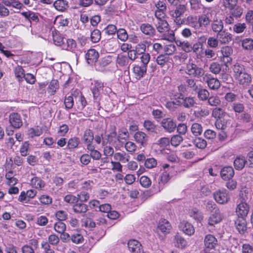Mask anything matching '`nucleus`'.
<instances>
[{"label": "nucleus", "instance_id": "nucleus-1", "mask_svg": "<svg viewBox=\"0 0 253 253\" xmlns=\"http://www.w3.org/2000/svg\"><path fill=\"white\" fill-rule=\"evenodd\" d=\"M233 70L234 76L240 84L246 87L251 84L252 82V77L245 72L243 64H234Z\"/></svg>", "mask_w": 253, "mask_h": 253}, {"label": "nucleus", "instance_id": "nucleus-2", "mask_svg": "<svg viewBox=\"0 0 253 253\" xmlns=\"http://www.w3.org/2000/svg\"><path fill=\"white\" fill-rule=\"evenodd\" d=\"M155 25L158 32L162 34V39L169 42L175 40V35L173 31L170 30L169 25L166 20L157 21Z\"/></svg>", "mask_w": 253, "mask_h": 253}, {"label": "nucleus", "instance_id": "nucleus-3", "mask_svg": "<svg viewBox=\"0 0 253 253\" xmlns=\"http://www.w3.org/2000/svg\"><path fill=\"white\" fill-rule=\"evenodd\" d=\"M224 216L219 209H216L208 219L207 229L210 232L214 233L216 231L215 225L220 223Z\"/></svg>", "mask_w": 253, "mask_h": 253}, {"label": "nucleus", "instance_id": "nucleus-4", "mask_svg": "<svg viewBox=\"0 0 253 253\" xmlns=\"http://www.w3.org/2000/svg\"><path fill=\"white\" fill-rule=\"evenodd\" d=\"M184 95L181 92H175L170 96L171 101H168L166 107L170 111H175L178 107L183 103Z\"/></svg>", "mask_w": 253, "mask_h": 253}, {"label": "nucleus", "instance_id": "nucleus-5", "mask_svg": "<svg viewBox=\"0 0 253 253\" xmlns=\"http://www.w3.org/2000/svg\"><path fill=\"white\" fill-rule=\"evenodd\" d=\"M213 197L216 202L219 204H226L230 200V195L225 189L219 190L213 194Z\"/></svg>", "mask_w": 253, "mask_h": 253}, {"label": "nucleus", "instance_id": "nucleus-6", "mask_svg": "<svg viewBox=\"0 0 253 253\" xmlns=\"http://www.w3.org/2000/svg\"><path fill=\"white\" fill-rule=\"evenodd\" d=\"M186 11V6L184 4H180L176 7L175 9L170 11V15L173 18H175L174 21L178 25L182 24L184 20L180 18Z\"/></svg>", "mask_w": 253, "mask_h": 253}, {"label": "nucleus", "instance_id": "nucleus-7", "mask_svg": "<svg viewBox=\"0 0 253 253\" xmlns=\"http://www.w3.org/2000/svg\"><path fill=\"white\" fill-rule=\"evenodd\" d=\"M217 245L216 238L211 234L207 235L204 238L205 250L206 252L214 249Z\"/></svg>", "mask_w": 253, "mask_h": 253}, {"label": "nucleus", "instance_id": "nucleus-8", "mask_svg": "<svg viewBox=\"0 0 253 253\" xmlns=\"http://www.w3.org/2000/svg\"><path fill=\"white\" fill-rule=\"evenodd\" d=\"M250 206L247 203H237L236 213L239 217H245L248 214Z\"/></svg>", "mask_w": 253, "mask_h": 253}, {"label": "nucleus", "instance_id": "nucleus-9", "mask_svg": "<svg viewBox=\"0 0 253 253\" xmlns=\"http://www.w3.org/2000/svg\"><path fill=\"white\" fill-rule=\"evenodd\" d=\"M203 80L208 84L209 87L212 90L217 89L220 86L218 80L212 78L211 75H205L203 78Z\"/></svg>", "mask_w": 253, "mask_h": 253}, {"label": "nucleus", "instance_id": "nucleus-10", "mask_svg": "<svg viewBox=\"0 0 253 253\" xmlns=\"http://www.w3.org/2000/svg\"><path fill=\"white\" fill-rule=\"evenodd\" d=\"M216 38L220 43L225 44L232 41V35L227 30L224 29L217 34Z\"/></svg>", "mask_w": 253, "mask_h": 253}, {"label": "nucleus", "instance_id": "nucleus-11", "mask_svg": "<svg viewBox=\"0 0 253 253\" xmlns=\"http://www.w3.org/2000/svg\"><path fill=\"white\" fill-rule=\"evenodd\" d=\"M91 183L90 181H85L82 184V191L80 193V201L84 202L89 199L88 191L91 189Z\"/></svg>", "mask_w": 253, "mask_h": 253}, {"label": "nucleus", "instance_id": "nucleus-12", "mask_svg": "<svg viewBox=\"0 0 253 253\" xmlns=\"http://www.w3.org/2000/svg\"><path fill=\"white\" fill-rule=\"evenodd\" d=\"M161 124L165 130L169 133L173 132L176 127L175 122L170 118L163 119Z\"/></svg>", "mask_w": 253, "mask_h": 253}, {"label": "nucleus", "instance_id": "nucleus-13", "mask_svg": "<svg viewBox=\"0 0 253 253\" xmlns=\"http://www.w3.org/2000/svg\"><path fill=\"white\" fill-rule=\"evenodd\" d=\"M187 73L195 77H201L204 74V71L202 68L198 67L197 64H187Z\"/></svg>", "mask_w": 253, "mask_h": 253}, {"label": "nucleus", "instance_id": "nucleus-14", "mask_svg": "<svg viewBox=\"0 0 253 253\" xmlns=\"http://www.w3.org/2000/svg\"><path fill=\"white\" fill-rule=\"evenodd\" d=\"M9 121L12 127L15 128H19L23 125L21 117L17 113L10 114Z\"/></svg>", "mask_w": 253, "mask_h": 253}, {"label": "nucleus", "instance_id": "nucleus-15", "mask_svg": "<svg viewBox=\"0 0 253 253\" xmlns=\"http://www.w3.org/2000/svg\"><path fill=\"white\" fill-rule=\"evenodd\" d=\"M222 56L221 57V61L224 63H229L232 61L230 56L232 54L233 49L231 46H225L221 49Z\"/></svg>", "mask_w": 253, "mask_h": 253}, {"label": "nucleus", "instance_id": "nucleus-16", "mask_svg": "<svg viewBox=\"0 0 253 253\" xmlns=\"http://www.w3.org/2000/svg\"><path fill=\"white\" fill-rule=\"evenodd\" d=\"M179 228L183 233L188 236H191L195 232L193 226L186 221L181 222L179 225Z\"/></svg>", "mask_w": 253, "mask_h": 253}, {"label": "nucleus", "instance_id": "nucleus-17", "mask_svg": "<svg viewBox=\"0 0 253 253\" xmlns=\"http://www.w3.org/2000/svg\"><path fill=\"white\" fill-rule=\"evenodd\" d=\"M234 175V170L232 167L226 166L223 168L220 171V175L224 180H229Z\"/></svg>", "mask_w": 253, "mask_h": 253}, {"label": "nucleus", "instance_id": "nucleus-18", "mask_svg": "<svg viewBox=\"0 0 253 253\" xmlns=\"http://www.w3.org/2000/svg\"><path fill=\"white\" fill-rule=\"evenodd\" d=\"M128 248L132 253H140L142 250L141 244L135 240H130L127 243Z\"/></svg>", "mask_w": 253, "mask_h": 253}, {"label": "nucleus", "instance_id": "nucleus-19", "mask_svg": "<svg viewBox=\"0 0 253 253\" xmlns=\"http://www.w3.org/2000/svg\"><path fill=\"white\" fill-rule=\"evenodd\" d=\"M98 57V52L94 49H89L85 55V58L87 63L96 62Z\"/></svg>", "mask_w": 253, "mask_h": 253}, {"label": "nucleus", "instance_id": "nucleus-20", "mask_svg": "<svg viewBox=\"0 0 253 253\" xmlns=\"http://www.w3.org/2000/svg\"><path fill=\"white\" fill-rule=\"evenodd\" d=\"M134 138L135 141L142 146L146 145L148 137L146 134L142 131H137L134 135Z\"/></svg>", "mask_w": 253, "mask_h": 253}, {"label": "nucleus", "instance_id": "nucleus-21", "mask_svg": "<svg viewBox=\"0 0 253 253\" xmlns=\"http://www.w3.org/2000/svg\"><path fill=\"white\" fill-rule=\"evenodd\" d=\"M141 31L145 35L150 37L154 36L155 35V29L148 23H143L140 26Z\"/></svg>", "mask_w": 253, "mask_h": 253}, {"label": "nucleus", "instance_id": "nucleus-22", "mask_svg": "<svg viewBox=\"0 0 253 253\" xmlns=\"http://www.w3.org/2000/svg\"><path fill=\"white\" fill-rule=\"evenodd\" d=\"M171 226L170 223L165 219H161L158 226V229L162 232L168 233L171 230Z\"/></svg>", "mask_w": 253, "mask_h": 253}, {"label": "nucleus", "instance_id": "nucleus-23", "mask_svg": "<svg viewBox=\"0 0 253 253\" xmlns=\"http://www.w3.org/2000/svg\"><path fill=\"white\" fill-rule=\"evenodd\" d=\"M247 163V161L246 160L245 157L242 155H239L236 157L234 161V166L236 170L242 169L245 164Z\"/></svg>", "mask_w": 253, "mask_h": 253}, {"label": "nucleus", "instance_id": "nucleus-24", "mask_svg": "<svg viewBox=\"0 0 253 253\" xmlns=\"http://www.w3.org/2000/svg\"><path fill=\"white\" fill-rule=\"evenodd\" d=\"M236 228L241 234H243L247 230L246 221L244 217H239L235 223Z\"/></svg>", "mask_w": 253, "mask_h": 253}, {"label": "nucleus", "instance_id": "nucleus-25", "mask_svg": "<svg viewBox=\"0 0 253 253\" xmlns=\"http://www.w3.org/2000/svg\"><path fill=\"white\" fill-rule=\"evenodd\" d=\"M229 13L235 17L236 19L239 18L243 13L244 9L240 5L237 3L231 9H229Z\"/></svg>", "mask_w": 253, "mask_h": 253}, {"label": "nucleus", "instance_id": "nucleus-26", "mask_svg": "<svg viewBox=\"0 0 253 253\" xmlns=\"http://www.w3.org/2000/svg\"><path fill=\"white\" fill-rule=\"evenodd\" d=\"M146 64H135L133 67V73L140 78L142 77L143 76L146 72Z\"/></svg>", "mask_w": 253, "mask_h": 253}, {"label": "nucleus", "instance_id": "nucleus-27", "mask_svg": "<svg viewBox=\"0 0 253 253\" xmlns=\"http://www.w3.org/2000/svg\"><path fill=\"white\" fill-rule=\"evenodd\" d=\"M222 69L223 73L229 70L227 64H211L210 67V71L215 74L219 73Z\"/></svg>", "mask_w": 253, "mask_h": 253}, {"label": "nucleus", "instance_id": "nucleus-28", "mask_svg": "<svg viewBox=\"0 0 253 253\" xmlns=\"http://www.w3.org/2000/svg\"><path fill=\"white\" fill-rule=\"evenodd\" d=\"M223 22L220 19H214L211 24V30L213 32L217 33V34L223 30Z\"/></svg>", "mask_w": 253, "mask_h": 253}, {"label": "nucleus", "instance_id": "nucleus-29", "mask_svg": "<svg viewBox=\"0 0 253 253\" xmlns=\"http://www.w3.org/2000/svg\"><path fill=\"white\" fill-rule=\"evenodd\" d=\"M114 159L122 163H126L129 161L130 156L125 152H117L114 155Z\"/></svg>", "mask_w": 253, "mask_h": 253}, {"label": "nucleus", "instance_id": "nucleus-30", "mask_svg": "<svg viewBox=\"0 0 253 253\" xmlns=\"http://www.w3.org/2000/svg\"><path fill=\"white\" fill-rule=\"evenodd\" d=\"M177 46L186 52H190L192 50V45L188 41H182L180 40L175 41Z\"/></svg>", "mask_w": 253, "mask_h": 253}, {"label": "nucleus", "instance_id": "nucleus-31", "mask_svg": "<svg viewBox=\"0 0 253 253\" xmlns=\"http://www.w3.org/2000/svg\"><path fill=\"white\" fill-rule=\"evenodd\" d=\"M191 131L194 136H198L203 132V127L201 124L195 123L192 125Z\"/></svg>", "mask_w": 253, "mask_h": 253}, {"label": "nucleus", "instance_id": "nucleus-32", "mask_svg": "<svg viewBox=\"0 0 253 253\" xmlns=\"http://www.w3.org/2000/svg\"><path fill=\"white\" fill-rule=\"evenodd\" d=\"M116 140V132L113 131L108 135L107 138H103L101 144L103 146H107L108 143L111 144Z\"/></svg>", "mask_w": 253, "mask_h": 253}, {"label": "nucleus", "instance_id": "nucleus-33", "mask_svg": "<svg viewBox=\"0 0 253 253\" xmlns=\"http://www.w3.org/2000/svg\"><path fill=\"white\" fill-rule=\"evenodd\" d=\"M187 23L190 26L193 27L195 29H199V24L198 20L196 16L190 15L187 17L186 20Z\"/></svg>", "mask_w": 253, "mask_h": 253}, {"label": "nucleus", "instance_id": "nucleus-34", "mask_svg": "<svg viewBox=\"0 0 253 253\" xmlns=\"http://www.w3.org/2000/svg\"><path fill=\"white\" fill-rule=\"evenodd\" d=\"M93 139V132L90 130H86L84 133L83 136V141L86 144L87 147L88 145L92 144V141Z\"/></svg>", "mask_w": 253, "mask_h": 253}, {"label": "nucleus", "instance_id": "nucleus-35", "mask_svg": "<svg viewBox=\"0 0 253 253\" xmlns=\"http://www.w3.org/2000/svg\"><path fill=\"white\" fill-rule=\"evenodd\" d=\"M53 5L57 10L63 11L68 7V3L65 0H57L54 2Z\"/></svg>", "mask_w": 253, "mask_h": 253}, {"label": "nucleus", "instance_id": "nucleus-36", "mask_svg": "<svg viewBox=\"0 0 253 253\" xmlns=\"http://www.w3.org/2000/svg\"><path fill=\"white\" fill-rule=\"evenodd\" d=\"M174 240L175 246L177 248L183 249L187 245L186 240L178 234L175 236Z\"/></svg>", "mask_w": 253, "mask_h": 253}, {"label": "nucleus", "instance_id": "nucleus-37", "mask_svg": "<svg viewBox=\"0 0 253 253\" xmlns=\"http://www.w3.org/2000/svg\"><path fill=\"white\" fill-rule=\"evenodd\" d=\"M198 21L200 28L201 27H206L210 24L211 20L207 15L202 14L199 16Z\"/></svg>", "mask_w": 253, "mask_h": 253}, {"label": "nucleus", "instance_id": "nucleus-38", "mask_svg": "<svg viewBox=\"0 0 253 253\" xmlns=\"http://www.w3.org/2000/svg\"><path fill=\"white\" fill-rule=\"evenodd\" d=\"M59 88L58 82L56 80H52L48 86V91L51 95L54 94Z\"/></svg>", "mask_w": 253, "mask_h": 253}, {"label": "nucleus", "instance_id": "nucleus-39", "mask_svg": "<svg viewBox=\"0 0 253 253\" xmlns=\"http://www.w3.org/2000/svg\"><path fill=\"white\" fill-rule=\"evenodd\" d=\"M87 149L91 152L90 157L93 159L99 160L101 158V153L98 151L94 150V146L92 144L88 145Z\"/></svg>", "mask_w": 253, "mask_h": 253}, {"label": "nucleus", "instance_id": "nucleus-40", "mask_svg": "<svg viewBox=\"0 0 253 253\" xmlns=\"http://www.w3.org/2000/svg\"><path fill=\"white\" fill-rule=\"evenodd\" d=\"M237 3H238V0H222V6L225 9L229 10Z\"/></svg>", "mask_w": 253, "mask_h": 253}, {"label": "nucleus", "instance_id": "nucleus-41", "mask_svg": "<svg viewBox=\"0 0 253 253\" xmlns=\"http://www.w3.org/2000/svg\"><path fill=\"white\" fill-rule=\"evenodd\" d=\"M193 143L196 147L202 149H204L207 145V141L201 137L196 138Z\"/></svg>", "mask_w": 253, "mask_h": 253}, {"label": "nucleus", "instance_id": "nucleus-42", "mask_svg": "<svg viewBox=\"0 0 253 253\" xmlns=\"http://www.w3.org/2000/svg\"><path fill=\"white\" fill-rule=\"evenodd\" d=\"M225 114V111L221 108H214L212 112V116L217 119H221Z\"/></svg>", "mask_w": 253, "mask_h": 253}, {"label": "nucleus", "instance_id": "nucleus-43", "mask_svg": "<svg viewBox=\"0 0 253 253\" xmlns=\"http://www.w3.org/2000/svg\"><path fill=\"white\" fill-rule=\"evenodd\" d=\"M196 102L194 98L192 97H183V103L182 106L187 108H190L194 106Z\"/></svg>", "mask_w": 253, "mask_h": 253}, {"label": "nucleus", "instance_id": "nucleus-44", "mask_svg": "<svg viewBox=\"0 0 253 253\" xmlns=\"http://www.w3.org/2000/svg\"><path fill=\"white\" fill-rule=\"evenodd\" d=\"M31 184L36 188H42L44 186V182L38 177H34L31 179Z\"/></svg>", "mask_w": 253, "mask_h": 253}, {"label": "nucleus", "instance_id": "nucleus-45", "mask_svg": "<svg viewBox=\"0 0 253 253\" xmlns=\"http://www.w3.org/2000/svg\"><path fill=\"white\" fill-rule=\"evenodd\" d=\"M30 150V143L28 141H25L22 143L20 148V153L21 156L25 157L28 155Z\"/></svg>", "mask_w": 253, "mask_h": 253}, {"label": "nucleus", "instance_id": "nucleus-46", "mask_svg": "<svg viewBox=\"0 0 253 253\" xmlns=\"http://www.w3.org/2000/svg\"><path fill=\"white\" fill-rule=\"evenodd\" d=\"M246 27L245 23H237L233 26V31L237 34H241L244 32Z\"/></svg>", "mask_w": 253, "mask_h": 253}, {"label": "nucleus", "instance_id": "nucleus-47", "mask_svg": "<svg viewBox=\"0 0 253 253\" xmlns=\"http://www.w3.org/2000/svg\"><path fill=\"white\" fill-rule=\"evenodd\" d=\"M42 133V130L38 126L35 128H30L28 130V135L31 137L39 136Z\"/></svg>", "mask_w": 253, "mask_h": 253}, {"label": "nucleus", "instance_id": "nucleus-48", "mask_svg": "<svg viewBox=\"0 0 253 253\" xmlns=\"http://www.w3.org/2000/svg\"><path fill=\"white\" fill-rule=\"evenodd\" d=\"M53 40L54 44L58 46H61L64 42V39L60 33H53Z\"/></svg>", "mask_w": 253, "mask_h": 253}, {"label": "nucleus", "instance_id": "nucleus-49", "mask_svg": "<svg viewBox=\"0 0 253 253\" xmlns=\"http://www.w3.org/2000/svg\"><path fill=\"white\" fill-rule=\"evenodd\" d=\"M242 44L245 49L252 50L253 49V40L250 38L245 39L243 40Z\"/></svg>", "mask_w": 253, "mask_h": 253}, {"label": "nucleus", "instance_id": "nucleus-50", "mask_svg": "<svg viewBox=\"0 0 253 253\" xmlns=\"http://www.w3.org/2000/svg\"><path fill=\"white\" fill-rule=\"evenodd\" d=\"M54 229L58 233H63L66 230V225L62 221H58L55 223Z\"/></svg>", "mask_w": 253, "mask_h": 253}, {"label": "nucleus", "instance_id": "nucleus-51", "mask_svg": "<svg viewBox=\"0 0 253 253\" xmlns=\"http://www.w3.org/2000/svg\"><path fill=\"white\" fill-rule=\"evenodd\" d=\"M89 35L90 36V39L92 42L96 43L98 42L101 38V33L98 30H94Z\"/></svg>", "mask_w": 253, "mask_h": 253}, {"label": "nucleus", "instance_id": "nucleus-52", "mask_svg": "<svg viewBox=\"0 0 253 253\" xmlns=\"http://www.w3.org/2000/svg\"><path fill=\"white\" fill-rule=\"evenodd\" d=\"M183 140V137L180 135L176 134L171 137L170 142L172 146L176 147L180 144Z\"/></svg>", "mask_w": 253, "mask_h": 253}, {"label": "nucleus", "instance_id": "nucleus-53", "mask_svg": "<svg viewBox=\"0 0 253 253\" xmlns=\"http://www.w3.org/2000/svg\"><path fill=\"white\" fill-rule=\"evenodd\" d=\"M190 3L191 9L196 12L201 9L203 7V5L201 3L200 0H191Z\"/></svg>", "mask_w": 253, "mask_h": 253}, {"label": "nucleus", "instance_id": "nucleus-54", "mask_svg": "<svg viewBox=\"0 0 253 253\" xmlns=\"http://www.w3.org/2000/svg\"><path fill=\"white\" fill-rule=\"evenodd\" d=\"M117 36L119 39L123 42L126 41L128 38L127 33L124 29H119L117 30Z\"/></svg>", "mask_w": 253, "mask_h": 253}, {"label": "nucleus", "instance_id": "nucleus-55", "mask_svg": "<svg viewBox=\"0 0 253 253\" xmlns=\"http://www.w3.org/2000/svg\"><path fill=\"white\" fill-rule=\"evenodd\" d=\"M128 131L126 128H122L119 130L118 135H116V140L120 141L121 139H126L128 137Z\"/></svg>", "mask_w": 253, "mask_h": 253}, {"label": "nucleus", "instance_id": "nucleus-56", "mask_svg": "<svg viewBox=\"0 0 253 253\" xmlns=\"http://www.w3.org/2000/svg\"><path fill=\"white\" fill-rule=\"evenodd\" d=\"M208 104L212 106H217L221 103L220 98L217 96H212L208 98Z\"/></svg>", "mask_w": 253, "mask_h": 253}, {"label": "nucleus", "instance_id": "nucleus-57", "mask_svg": "<svg viewBox=\"0 0 253 253\" xmlns=\"http://www.w3.org/2000/svg\"><path fill=\"white\" fill-rule=\"evenodd\" d=\"M141 185L145 188H148L151 185V180L146 176H142L139 180Z\"/></svg>", "mask_w": 253, "mask_h": 253}, {"label": "nucleus", "instance_id": "nucleus-58", "mask_svg": "<svg viewBox=\"0 0 253 253\" xmlns=\"http://www.w3.org/2000/svg\"><path fill=\"white\" fill-rule=\"evenodd\" d=\"M209 92L206 89H201L198 91V96L201 100H207L209 98Z\"/></svg>", "mask_w": 253, "mask_h": 253}, {"label": "nucleus", "instance_id": "nucleus-59", "mask_svg": "<svg viewBox=\"0 0 253 253\" xmlns=\"http://www.w3.org/2000/svg\"><path fill=\"white\" fill-rule=\"evenodd\" d=\"M248 192L246 190H241L239 194V197L237 203H240L241 202L247 203V200L248 199Z\"/></svg>", "mask_w": 253, "mask_h": 253}, {"label": "nucleus", "instance_id": "nucleus-60", "mask_svg": "<svg viewBox=\"0 0 253 253\" xmlns=\"http://www.w3.org/2000/svg\"><path fill=\"white\" fill-rule=\"evenodd\" d=\"M15 75L19 81L25 77L24 71L22 67L18 66L15 69Z\"/></svg>", "mask_w": 253, "mask_h": 253}, {"label": "nucleus", "instance_id": "nucleus-61", "mask_svg": "<svg viewBox=\"0 0 253 253\" xmlns=\"http://www.w3.org/2000/svg\"><path fill=\"white\" fill-rule=\"evenodd\" d=\"M219 42L217 38L214 37H210L207 41L208 46L211 48L217 47Z\"/></svg>", "mask_w": 253, "mask_h": 253}, {"label": "nucleus", "instance_id": "nucleus-62", "mask_svg": "<svg viewBox=\"0 0 253 253\" xmlns=\"http://www.w3.org/2000/svg\"><path fill=\"white\" fill-rule=\"evenodd\" d=\"M157 161L153 158H148L145 160L144 165L148 169H152L157 165Z\"/></svg>", "mask_w": 253, "mask_h": 253}, {"label": "nucleus", "instance_id": "nucleus-63", "mask_svg": "<svg viewBox=\"0 0 253 253\" xmlns=\"http://www.w3.org/2000/svg\"><path fill=\"white\" fill-rule=\"evenodd\" d=\"M48 219L45 216L41 215L37 217L36 223L39 226H44L48 223Z\"/></svg>", "mask_w": 253, "mask_h": 253}, {"label": "nucleus", "instance_id": "nucleus-64", "mask_svg": "<svg viewBox=\"0 0 253 253\" xmlns=\"http://www.w3.org/2000/svg\"><path fill=\"white\" fill-rule=\"evenodd\" d=\"M215 126L218 129L224 130L227 127L226 122L221 119H217L215 122Z\"/></svg>", "mask_w": 253, "mask_h": 253}]
</instances>
